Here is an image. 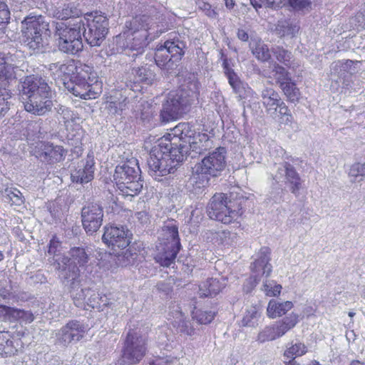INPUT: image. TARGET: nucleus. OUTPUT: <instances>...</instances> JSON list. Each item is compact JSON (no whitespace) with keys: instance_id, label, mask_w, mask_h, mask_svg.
Here are the masks:
<instances>
[{"instance_id":"nucleus-26","label":"nucleus","mask_w":365,"mask_h":365,"mask_svg":"<svg viewBox=\"0 0 365 365\" xmlns=\"http://www.w3.org/2000/svg\"><path fill=\"white\" fill-rule=\"evenodd\" d=\"M170 316L172 318L171 324L175 329L177 333L181 336H192L195 334V331L190 320L187 319L178 305H174L170 312Z\"/></svg>"},{"instance_id":"nucleus-53","label":"nucleus","mask_w":365,"mask_h":365,"mask_svg":"<svg viewBox=\"0 0 365 365\" xmlns=\"http://www.w3.org/2000/svg\"><path fill=\"white\" fill-rule=\"evenodd\" d=\"M274 340H276V339L269 325L260 331L257 337V341L261 344Z\"/></svg>"},{"instance_id":"nucleus-24","label":"nucleus","mask_w":365,"mask_h":365,"mask_svg":"<svg viewBox=\"0 0 365 365\" xmlns=\"http://www.w3.org/2000/svg\"><path fill=\"white\" fill-rule=\"evenodd\" d=\"M273 179L277 182H284L290 184V190L297 194L301 188V179L293 165L287 162L280 164Z\"/></svg>"},{"instance_id":"nucleus-37","label":"nucleus","mask_w":365,"mask_h":365,"mask_svg":"<svg viewBox=\"0 0 365 365\" xmlns=\"http://www.w3.org/2000/svg\"><path fill=\"white\" fill-rule=\"evenodd\" d=\"M299 317L298 314L292 312L282 319L276 322L282 336L296 327L299 322Z\"/></svg>"},{"instance_id":"nucleus-32","label":"nucleus","mask_w":365,"mask_h":365,"mask_svg":"<svg viewBox=\"0 0 365 365\" xmlns=\"http://www.w3.org/2000/svg\"><path fill=\"white\" fill-rule=\"evenodd\" d=\"M224 287L219 279L210 278L202 282L199 285V295L200 297L216 296Z\"/></svg>"},{"instance_id":"nucleus-17","label":"nucleus","mask_w":365,"mask_h":365,"mask_svg":"<svg viewBox=\"0 0 365 365\" xmlns=\"http://www.w3.org/2000/svg\"><path fill=\"white\" fill-rule=\"evenodd\" d=\"M163 152V150L158 145L155 146L150 153L148 159L149 172L155 180H160L159 177L167 175L175 172L178 166L173 162H170Z\"/></svg>"},{"instance_id":"nucleus-45","label":"nucleus","mask_w":365,"mask_h":365,"mask_svg":"<svg viewBox=\"0 0 365 365\" xmlns=\"http://www.w3.org/2000/svg\"><path fill=\"white\" fill-rule=\"evenodd\" d=\"M348 174L351 182L363 181L365 179V163H354L350 167Z\"/></svg>"},{"instance_id":"nucleus-42","label":"nucleus","mask_w":365,"mask_h":365,"mask_svg":"<svg viewBox=\"0 0 365 365\" xmlns=\"http://www.w3.org/2000/svg\"><path fill=\"white\" fill-rule=\"evenodd\" d=\"M81 14V10L74 4H68L64 5L61 9L56 12V17L61 19H74V17H78Z\"/></svg>"},{"instance_id":"nucleus-43","label":"nucleus","mask_w":365,"mask_h":365,"mask_svg":"<svg viewBox=\"0 0 365 365\" xmlns=\"http://www.w3.org/2000/svg\"><path fill=\"white\" fill-rule=\"evenodd\" d=\"M3 197L4 201L10 203L11 205H14L16 206H20L24 202V199L21 192L17 189H6L4 193L3 194Z\"/></svg>"},{"instance_id":"nucleus-51","label":"nucleus","mask_w":365,"mask_h":365,"mask_svg":"<svg viewBox=\"0 0 365 365\" xmlns=\"http://www.w3.org/2000/svg\"><path fill=\"white\" fill-rule=\"evenodd\" d=\"M214 317L215 312L212 311L197 309L192 312V319L200 324H207L210 323Z\"/></svg>"},{"instance_id":"nucleus-38","label":"nucleus","mask_w":365,"mask_h":365,"mask_svg":"<svg viewBox=\"0 0 365 365\" xmlns=\"http://www.w3.org/2000/svg\"><path fill=\"white\" fill-rule=\"evenodd\" d=\"M260 314L259 308L256 306H251L247 308L241 321L242 326L255 327L257 325Z\"/></svg>"},{"instance_id":"nucleus-55","label":"nucleus","mask_w":365,"mask_h":365,"mask_svg":"<svg viewBox=\"0 0 365 365\" xmlns=\"http://www.w3.org/2000/svg\"><path fill=\"white\" fill-rule=\"evenodd\" d=\"M10 19V11L7 4L0 0V25H4L9 22Z\"/></svg>"},{"instance_id":"nucleus-54","label":"nucleus","mask_w":365,"mask_h":365,"mask_svg":"<svg viewBox=\"0 0 365 365\" xmlns=\"http://www.w3.org/2000/svg\"><path fill=\"white\" fill-rule=\"evenodd\" d=\"M126 100V98H125L122 101H108L106 108L113 114L118 113V111L125 108Z\"/></svg>"},{"instance_id":"nucleus-39","label":"nucleus","mask_w":365,"mask_h":365,"mask_svg":"<svg viewBox=\"0 0 365 365\" xmlns=\"http://www.w3.org/2000/svg\"><path fill=\"white\" fill-rule=\"evenodd\" d=\"M155 80V74L150 68L141 67L135 70V82L151 85Z\"/></svg>"},{"instance_id":"nucleus-61","label":"nucleus","mask_w":365,"mask_h":365,"mask_svg":"<svg viewBox=\"0 0 365 365\" xmlns=\"http://www.w3.org/2000/svg\"><path fill=\"white\" fill-rule=\"evenodd\" d=\"M222 67H223L224 73H225L226 77L227 78V79H230V78H232V77L235 76V75H237L236 73L234 71V70L230 67L227 58H225L223 59Z\"/></svg>"},{"instance_id":"nucleus-40","label":"nucleus","mask_w":365,"mask_h":365,"mask_svg":"<svg viewBox=\"0 0 365 365\" xmlns=\"http://www.w3.org/2000/svg\"><path fill=\"white\" fill-rule=\"evenodd\" d=\"M307 352V346L300 341H297L294 344L292 342L287 346V349L284 351V356L289 359H295L297 356L304 355Z\"/></svg>"},{"instance_id":"nucleus-7","label":"nucleus","mask_w":365,"mask_h":365,"mask_svg":"<svg viewBox=\"0 0 365 365\" xmlns=\"http://www.w3.org/2000/svg\"><path fill=\"white\" fill-rule=\"evenodd\" d=\"M83 20H70L67 23L56 24V36L60 51L70 54H76L83 48L82 29H84Z\"/></svg>"},{"instance_id":"nucleus-63","label":"nucleus","mask_w":365,"mask_h":365,"mask_svg":"<svg viewBox=\"0 0 365 365\" xmlns=\"http://www.w3.org/2000/svg\"><path fill=\"white\" fill-rule=\"evenodd\" d=\"M356 26L357 29H365V12H359L355 16Z\"/></svg>"},{"instance_id":"nucleus-9","label":"nucleus","mask_w":365,"mask_h":365,"mask_svg":"<svg viewBox=\"0 0 365 365\" xmlns=\"http://www.w3.org/2000/svg\"><path fill=\"white\" fill-rule=\"evenodd\" d=\"M163 234L158 252L155 256V260L161 266L169 267L175 261L180 248L178 229L175 225H167L163 228Z\"/></svg>"},{"instance_id":"nucleus-16","label":"nucleus","mask_w":365,"mask_h":365,"mask_svg":"<svg viewBox=\"0 0 365 365\" xmlns=\"http://www.w3.org/2000/svg\"><path fill=\"white\" fill-rule=\"evenodd\" d=\"M173 134L184 138L185 142L189 144L190 149L196 153L201 154L212 146V141L207 134L195 133L189 123H179L173 128Z\"/></svg>"},{"instance_id":"nucleus-4","label":"nucleus","mask_w":365,"mask_h":365,"mask_svg":"<svg viewBox=\"0 0 365 365\" xmlns=\"http://www.w3.org/2000/svg\"><path fill=\"white\" fill-rule=\"evenodd\" d=\"M63 84L75 96L86 100L97 98L101 91V82L97 73L87 65L78 67L76 73Z\"/></svg>"},{"instance_id":"nucleus-49","label":"nucleus","mask_w":365,"mask_h":365,"mask_svg":"<svg viewBox=\"0 0 365 365\" xmlns=\"http://www.w3.org/2000/svg\"><path fill=\"white\" fill-rule=\"evenodd\" d=\"M272 73L274 78L279 86L292 79L289 73L279 63H275L274 64Z\"/></svg>"},{"instance_id":"nucleus-31","label":"nucleus","mask_w":365,"mask_h":365,"mask_svg":"<svg viewBox=\"0 0 365 365\" xmlns=\"http://www.w3.org/2000/svg\"><path fill=\"white\" fill-rule=\"evenodd\" d=\"M293 307V303L290 301L279 302L271 299L267 305V314L270 319H275L284 315Z\"/></svg>"},{"instance_id":"nucleus-3","label":"nucleus","mask_w":365,"mask_h":365,"mask_svg":"<svg viewBox=\"0 0 365 365\" xmlns=\"http://www.w3.org/2000/svg\"><path fill=\"white\" fill-rule=\"evenodd\" d=\"M198 94L195 83H190L176 91L170 92L160 112L162 120L166 123L180 118L197 99Z\"/></svg>"},{"instance_id":"nucleus-6","label":"nucleus","mask_w":365,"mask_h":365,"mask_svg":"<svg viewBox=\"0 0 365 365\" xmlns=\"http://www.w3.org/2000/svg\"><path fill=\"white\" fill-rule=\"evenodd\" d=\"M113 178L120 194L123 196L133 197L143 188V181L140 178V168L135 158L116 166Z\"/></svg>"},{"instance_id":"nucleus-14","label":"nucleus","mask_w":365,"mask_h":365,"mask_svg":"<svg viewBox=\"0 0 365 365\" xmlns=\"http://www.w3.org/2000/svg\"><path fill=\"white\" fill-rule=\"evenodd\" d=\"M261 101L268 115L279 118L282 122L286 123L292 122L293 118L288 107L274 88L267 87L262 89Z\"/></svg>"},{"instance_id":"nucleus-60","label":"nucleus","mask_w":365,"mask_h":365,"mask_svg":"<svg viewBox=\"0 0 365 365\" xmlns=\"http://www.w3.org/2000/svg\"><path fill=\"white\" fill-rule=\"evenodd\" d=\"M287 5V0H267L266 8L277 9Z\"/></svg>"},{"instance_id":"nucleus-18","label":"nucleus","mask_w":365,"mask_h":365,"mask_svg":"<svg viewBox=\"0 0 365 365\" xmlns=\"http://www.w3.org/2000/svg\"><path fill=\"white\" fill-rule=\"evenodd\" d=\"M173 132V130L172 131ZM169 137L161 139L158 146L163 150L164 153L170 158V162L178 165L184 160L185 154L187 153V146L184 138L175 135L173 133Z\"/></svg>"},{"instance_id":"nucleus-62","label":"nucleus","mask_w":365,"mask_h":365,"mask_svg":"<svg viewBox=\"0 0 365 365\" xmlns=\"http://www.w3.org/2000/svg\"><path fill=\"white\" fill-rule=\"evenodd\" d=\"M12 307L0 305V319L11 320Z\"/></svg>"},{"instance_id":"nucleus-46","label":"nucleus","mask_w":365,"mask_h":365,"mask_svg":"<svg viewBox=\"0 0 365 365\" xmlns=\"http://www.w3.org/2000/svg\"><path fill=\"white\" fill-rule=\"evenodd\" d=\"M34 316L30 311L12 308L10 321H20L24 323H31L34 321Z\"/></svg>"},{"instance_id":"nucleus-33","label":"nucleus","mask_w":365,"mask_h":365,"mask_svg":"<svg viewBox=\"0 0 365 365\" xmlns=\"http://www.w3.org/2000/svg\"><path fill=\"white\" fill-rule=\"evenodd\" d=\"M71 281L72 282L70 292L75 305L78 307L86 308V302L88 296V291H90L91 289L81 287L78 279Z\"/></svg>"},{"instance_id":"nucleus-56","label":"nucleus","mask_w":365,"mask_h":365,"mask_svg":"<svg viewBox=\"0 0 365 365\" xmlns=\"http://www.w3.org/2000/svg\"><path fill=\"white\" fill-rule=\"evenodd\" d=\"M359 61H353L351 60H346L345 61H338L336 63V66H340L344 71L349 72L351 73H354L356 70L354 69V66L359 63Z\"/></svg>"},{"instance_id":"nucleus-15","label":"nucleus","mask_w":365,"mask_h":365,"mask_svg":"<svg viewBox=\"0 0 365 365\" xmlns=\"http://www.w3.org/2000/svg\"><path fill=\"white\" fill-rule=\"evenodd\" d=\"M145 352V337L136 331H130L122 351V362L130 365L137 364L143 358Z\"/></svg>"},{"instance_id":"nucleus-21","label":"nucleus","mask_w":365,"mask_h":365,"mask_svg":"<svg viewBox=\"0 0 365 365\" xmlns=\"http://www.w3.org/2000/svg\"><path fill=\"white\" fill-rule=\"evenodd\" d=\"M131 233L124 226H106L102 237L103 241L114 252L124 250L130 242Z\"/></svg>"},{"instance_id":"nucleus-35","label":"nucleus","mask_w":365,"mask_h":365,"mask_svg":"<svg viewBox=\"0 0 365 365\" xmlns=\"http://www.w3.org/2000/svg\"><path fill=\"white\" fill-rule=\"evenodd\" d=\"M88 296L86 302V308L84 309H96L99 312H103L105 310V306L108 304L107 299L105 296H101L100 294L92 289L88 291Z\"/></svg>"},{"instance_id":"nucleus-47","label":"nucleus","mask_w":365,"mask_h":365,"mask_svg":"<svg viewBox=\"0 0 365 365\" xmlns=\"http://www.w3.org/2000/svg\"><path fill=\"white\" fill-rule=\"evenodd\" d=\"M279 87L290 101L294 102L299 99V91L292 80L282 83Z\"/></svg>"},{"instance_id":"nucleus-28","label":"nucleus","mask_w":365,"mask_h":365,"mask_svg":"<svg viewBox=\"0 0 365 365\" xmlns=\"http://www.w3.org/2000/svg\"><path fill=\"white\" fill-rule=\"evenodd\" d=\"M250 49L259 61L267 62L271 59L269 46L260 38H251Z\"/></svg>"},{"instance_id":"nucleus-52","label":"nucleus","mask_w":365,"mask_h":365,"mask_svg":"<svg viewBox=\"0 0 365 365\" xmlns=\"http://www.w3.org/2000/svg\"><path fill=\"white\" fill-rule=\"evenodd\" d=\"M287 5L294 11H309L312 8V0H287Z\"/></svg>"},{"instance_id":"nucleus-64","label":"nucleus","mask_w":365,"mask_h":365,"mask_svg":"<svg viewBox=\"0 0 365 365\" xmlns=\"http://www.w3.org/2000/svg\"><path fill=\"white\" fill-rule=\"evenodd\" d=\"M60 245V242L56 240L54 237L53 239L51 240L50 241V243H49V246H48V253L51 254V255H55L56 257L58 255H56V252L57 251V249L58 247Z\"/></svg>"},{"instance_id":"nucleus-34","label":"nucleus","mask_w":365,"mask_h":365,"mask_svg":"<svg viewBox=\"0 0 365 365\" xmlns=\"http://www.w3.org/2000/svg\"><path fill=\"white\" fill-rule=\"evenodd\" d=\"M299 26L291 20L279 21L275 27V32L279 37L294 38L299 32Z\"/></svg>"},{"instance_id":"nucleus-2","label":"nucleus","mask_w":365,"mask_h":365,"mask_svg":"<svg viewBox=\"0 0 365 365\" xmlns=\"http://www.w3.org/2000/svg\"><path fill=\"white\" fill-rule=\"evenodd\" d=\"M150 21L148 16H139L125 23L123 33L117 36V43L126 54L130 55L129 51L135 52L132 55L135 57L144 52L149 36Z\"/></svg>"},{"instance_id":"nucleus-19","label":"nucleus","mask_w":365,"mask_h":365,"mask_svg":"<svg viewBox=\"0 0 365 365\" xmlns=\"http://www.w3.org/2000/svg\"><path fill=\"white\" fill-rule=\"evenodd\" d=\"M103 209L98 202H88L81 210L82 225L86 233L93 235L102 225Z\"/></svg>"},{"instance_id":"nucleus-20","label":"nucleus","mask_w":365,"mask_h":365,"mask_svg":"<svg viewBox=\"0 0 365 365\" xmlns=\"http://www.w3.org/2000/svg\"><path fill=\"white\" fill-rule=\"evenodd\" d=\"M88 329V326L83 322L71 320L56 333V342L66 346L72 342L79 341L84 337Z\"/></svg>"},{"instance_id":"nucleus-59","label":"nucleus","mask_w":365,"mask_h":365,"mask_svg":"<svg viewBox=\"0 0 365 365\" xmlns=\"http://www.w3.org/2000/svg\"><path fill=\"white\" fill-rule=\"evenodd\" d=\"M27 137H34L40 131V126L36 122H30L26 127Z\"/></svg>"},{"instance_id":"nucleus-1","label":"nucleus","mask_w":365,"mask_h":365,"mask_svg":"<svg viewBox=\"0 0 365 365\" xmlns=\"http://www.w3.org/2000/svg\"><path fill=\"white\" fill-rule=\"evenodd\" d=\"M22 98L24 108L27 112L42 115L51 110L53 103L51 100V89L41 77L26 76L21 82Z\"/></svg>"},{"instance_id":"nucleus-50","label":"nucleus","mask_w":365,"mask_h":365,"mask_svg":"<svg viewBox=\"0 0 365 365\" xmlns=\"http://www.w3.org/2000/svg\"><path fill=\"white\" fill-rule=\"evenodd\" d=\"M282 286L274 280L266 279L263 282L262 291L268 297H276L279 295L282 290Z\"/></svg>"},{"instance_id":"nucleus-22","label":"nucleus","mask_w":365,"mask_h":365,"mask_svg":"<svg viewBox=\"0 0 365 365\" xmlns=\"http://www.w3.org/2000/svg\"><path fill=\"white\" fill-rule=\"evenodd\" d=\"M16 55L0 53V86L9 87L16 82L19 69Z\"/></svg>"},{"instance_id":"nucleus-58","label":"nucleus","mask_w":365,"mask_h":365,"mask_svg":"<svg viewBox=\"0 0 365 365\" xmlns=\"http://www.w3.org/2000/svg\"><path fill=\"white\" fill-rule=\"evenodd\" d=\"M176 362V358L166 356V357H158L153 360L150 365H173Z\"/></svg>"},{"instance_id":"nucleus-5","label":"nucleus","mask_w":365,"mask_h":365,"mask_svg":"<svg viewBox=\"0 0 365 365\" xmlns=\"http://www.w3.org/2000/svg\"><path fill=\"white\" fill-rule=\"evenodd\" d=\"M189 37L186 35L175 34L158 47L155 53V61L160 68L168 71L177 66L185 54Z\"/></svg>"},{"instance_id":"nucleus-10","label":"nucleus","mask_w":365,"mask_h":365,"mask_svg":"<svg viewBox=\"0 0 365 365\" xmlns=\"http://www.w3.org/2000/svg\"><path fill=\"white\" fill-rule=\"evenodd\" d=\"M242 208L235 202L227 199L223 193L215 194L207 205V214L211 219L230 224L242 215Z\"/></svg>"},{"instance_id":"nucleus-48","label":"nucleus","mask_w":365,"mask_h":365,"mask_svg":"<svg viewBox=\"0 0 365 365\" xmlns=\"http://www.w3.org/2000/svg\"><path fill=\"white\" fill-rule=\"evenodd\" d=\"M237 239V233L229 230H222L217 234V240L225 246H232L236 244Z\"/></svg>"},{"instance_id":"nucleus-30","label":"nucleus","mask_w":365,"mask_h":365,"mask_svg":"<svg viewBox=\"0 0 365 365\" xmlns=\"http://www.w3.org/2000/svg\"><path fill=\"white\" fill-rule=\"evenodd\" d=\"M77 68H78L73 62H66L64 63H53L48 66V70L53 78L61 79L63 81V82H66V78L69 77L71 74H73L74 71H76Z\"/></svg>"},{"instance_id":"nucleus-44","label":"nucleus","mask_w":365,"mask_h":365,"mask_svg":"<svg viewBox=\"0 0 365 365\" xmlns=\"http://www.w3.org/2000/svg\"><path fill=\"white\" fill-rule=\"evenodd\" d=\"M12 93L9 87L0 86V115H4L10 109Z\"/></svg>"},{"instance_id":"nucleus-29","label":"nucleus","mask_w":365,"mask_h":365,"mask_svg":"<svg viewBox=\"0 0 365 365\" xmlns=\"http://www.w3.org/2000/svg\"><path fill=\"white\" fill-rule=\"evenodd\" d=\"M19 340H13L8 331H0V356L9 357L18 351Z\"/></svg>"},{"instance_id":"nucleus-25","label":"nucleus","mask_w":365,"mask_h":365,"mask_svg":"<svg viewBox=\"0 0 365 365\" xmlns=\"http://www.w3.org/2000/svg\"><path fill=\"white\" fill-rule=\"evenodd\" d=\"M34 153L36 157L42 162L54 163L63 160L65 150L61 146L53 145L50 143L40 142L36 146Z\"/></svg>"},{"instance_id":"nucleus-11","label":"nucleus","mask_w":365,"mask_h":365,"mask_svg":"<svg viewBox=\"0 0 365 365\" xmlns=\"http://www.w3.org/2000/svg\"><path fill=\"white\" fill-rule=\"evenodd\" d=\"M88 255L83 247H73L68 256H57L55 268L61 272V277L67 280H75L79 277L78 267L88 262Z\"/></svg>"},{"instance_id":"nucleus-27","label":"nucleus","mask_w":365,"mask_h":365,"mask_svg":"<svg viewBox=\"0 0 365 365\" xmlns=\"http://www.w3.org/2000/svg\"><path fill=\"white\" fill-rule=\"evenodd\" d=\"M94 160L93 157L88 155L85 160H82L76 169L71 173L73 182L86 183L93 178Z\"/></svg>"},{"instance_id":"nucleus-41","label":"nucleus","mask_w":365,"mask_h":365,"mask_svg":"<svg viewBox=\"0 0 365 365\" xmlns=\"http://www.w3.org/2000/svg\"><path fill=\"white\" fill-rule=\"evenodd\" d=\"M276 59L285 66L292 67L293 56L291 51L284 49L282 46H275L272 48Z\"/></svg>"},{"instance_id":"nucleus-12","label":"nucleus","mask_w":365,"mask_h":365,"mask_svg":"<svg viewBox=\"0 0 365 365\" xmlns=\"http://www.w3.org/2000/svg\"><path fill=\"white\" fill-rule=\"evenodd\" d=\"M84 29H82L83 36L91 46H100L105 39L108 31V19L98 11L87 13L83 19Z\"/></svg>"},{"instance_id":"nucleus-36","label":"nucleus","mask_w":365,"mask_h":365,"mask_svg":"<svg viewBox=\"0 0 365 365\" xmlns=\"http://www.w3.org/2000/svg\"><path fill=\"white\" fill-rule=\"evenodd\" d=\"M229 84L233 89L235 93H236L240 98H246L251 96L252 90L248 86V85L242 82L237 75L230 78L228 79Z\"/></svg>"},{"instance_id":"nucleus-8","label":"nucleus","mask_w":365,"mask_h":365,"mask_svg":"<svg viewBox=\"0 0 365 365\" xmlns=\"http://www.w3.org/2000/svg\"><path fill=\"white\" fill-rule=\"evenodd\" d=\"M49 24L41 15L26 16L21 22L24 43L34 51L43 47V36L48 35Z\"/></svg>"},{"instance_id":"nucleus-23","label":"nucleus","mask_w":365,"mask_h":365,"mask_svg":"<svg viewBox=\"0 0 365 365\" xmlns=\"http://www.w3.org/2000/svg\"><path fill=\"white\" fill-rule=\"evenodd\" d=\"M270 253L269 248L266 247L261 248L257 253V258L252 264L251 269L254 279L251 278L249 282L252 283V287L259 283L261 277H268L270 275L272 271V266L269 263Z\"/></svg>"},{"instance_id":"nucleus-57","label":"nucleus","mask_w":365,"mask_h":365,"mask_svg":"<svg viewBox=\"0 0 365 365\" xmlns=\"http://www.w3.org/2000/svg\"><path fill=\"white\" fill-rule=\"evenodd\" d=\"M199 8L205 12V14L210 17V18H215L217 16V13L214 9H212V6L210 4L200 1L198 3Z\"/></svg>"},{"instance_id":"nucleus-13","label":"nucleus","mask_w":365,"mask_h":365,"mask_svg":"<svg viewBox=\"0 0 365 365\" xmlns=\"http://www.w3.org/2000/svg\"><path fill=\"white\" fill-rule=\"evenodd\" d=\"M226 150L219 147L215 150L209 153L202 160L194 166V175H202L207 182L209 177H217L220 175L226 166Z\"/></svg>"}]
</instances>
